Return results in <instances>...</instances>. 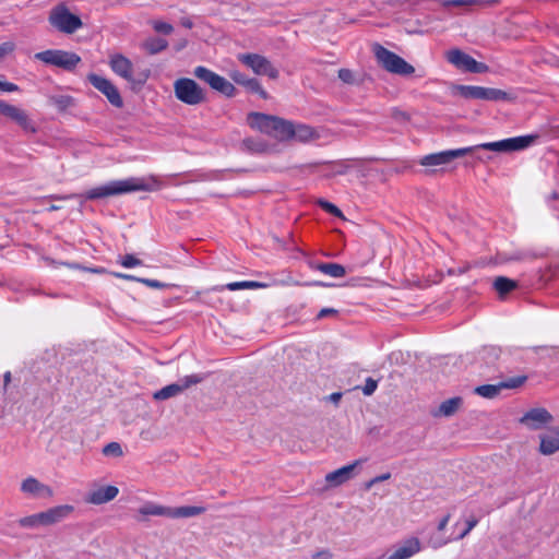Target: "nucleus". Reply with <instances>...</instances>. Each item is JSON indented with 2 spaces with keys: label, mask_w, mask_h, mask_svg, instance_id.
<instances>
[{
  "label": "nucleus",
  "mask_w": 559,
  "mask_h": 559,
  "mask_svg": "<svg viewBox=\"0 0 559 559\" xmlns=\"http://www.w3.org/2000/svg\"><path fill=\"white\" fill-rule=\"evenodd\" d=\"M158 186V180L151 177L148 180L144 178L131 177L124 180H114L107 185L93 188L85 194H71V195H53L55 200H69V199H85L96 200L112 195L124 194L134 191H152Z\"/></svg>",
  "instance_id": "obj_1"
},
{
  "label": "nucleus",
  "mask_w": 559,
  "mask_h": 559,
  "mask_svg": "<svg viewBox=\"0 0 559 559\" xmlns=\"http://www.w3.org/2000/svg\"><path fill=\"white\" fill-rule=\"evenodd\" d=\"M248 121L251 128L280 142L292 140L293 122L289 120L263 112H250Z\"/></svg>",
  "instance_id": "obj_2"
},
{
  "label": "nucleus",
  "mask_w": 559,
  "mask_h": 559,
  "mask_svg": "<svg viewBox=\"0 0 559 559\" xmlns=\"http://www.w3.org/2000/svg\"><path fill=\"white\" fill-rule=\"evenodd\" d=\"M373 53L378 63L388 72L403 76L415 72V68L412 64L380 44H374Z\"/></svg>",
  "instance_id": "obj_3"
},
{
  "label": "nucleus",
  "mask_w": 559,
  "mask_h": 559,
  "mask_svg": "<svg viewBox=\"0 0 559 559\" xmlns=\"http://www.w3.org/2000/svg\"><path fill=\"white\" fill-rule=\"evenodd\" d=\"M456 94L465 99H483L490 102H513L515 96L493 87H483L474 85H456Z\"/></svg>",
  "instance_id": "obj_4"
},
{
  "label": "nucleus",
  "mask_w": 559,
  "mask_h": 559,
  "mask_svg": "<svg viewBox=\"0 0 559 559\" xmlns=\"http://www.w3.org/2000/svg\"><path fill=\"white\" fill-rule=\"evenodd\" d=\"M538 139V135H521L515 138H509L501 141L496 142H487L477 144L474 146H467L466 148H472V153L478 150L492 151L498 153L506 152H516L522 151L530 147L535 141Z\"/></svg>",
  "instance_id": "obj_5"
},
{
  "label": "nucleus",
  "mask_w": 559,
  "mask_h": 559,
  "mask_svg": "<svg viewBox=\"0 0 559 559\" xmlns=\"http://www.w3.org/2000/svg\"><path fill=\"white\" fill-rule=\"evenodd\" d=\"M34 58L45 64L53 66L68 72H73L82 61L78 53L61 49L44 50L35 53Z\"/></svg>",
  "instance_id": "obj_6"
},
{
  "label": "nucleus",
  "mask_w": 559,
  "mask_h": 559,
  "mask_svg": "<svg viewBox=\"0 0 559 559\" xmlns=\"http://www.w3.org/2000/svg\"><path fill=\"white\" fill-rule=\"evenodd\" d=\"M174 92L177 99L183 104L195 106L205 102V92L192 79L180 78L174 83Z\"/></svg>",
  "instance_id": "obj_7"
},
{
  "label": "nucleus",
  "mask_w": 559,
  "mask_h": 559,
  "mask_svg": "<svg viewBox=\"0 0 559 559\" xmlns=\"http://www.w3.org/2000/svg\"><path fill=\"white\" fill-rule=\"evenodd\" d=\"M49 23L64 34H73L83 26L80 16L71 13L63 4H59L51 10Z\"/></svg>",
  "instance_id": "obj_8"
},
{
  "label": "nucleus",
  "mask_w": 559,
  "mask_h": 559,
  "mask_svg": "<svg viewBox=\"0 0 559 559\" xmlns=\"http://www.w3.org/2000/svg\"><path fill=\"white\" fill-rule=\"evenodd\" d=\"M204 379V376L197 373L186 376L178 382L168 384L162 388L160 390L156 391L153 394V399L156 401H165L170 397L177 396L185 390L189 389L190 386L201 383Z\"/></svg>",
  "instance_id": "obj_9"
},
{
  "label": "nucleus",
  "mask_w": 559,
  "mask_h": 559,
  "mask_svg": "<svg viewBox=\"0 0 559 559\" xmlns=\"http://www.w3.org/2000/svg\"><path fill=\"white\" fill-rule=\"evenodd\" d=\"M239 61L252 69L258 75H266L272 80H276L280 75L278 70L264 56L258 53L239 55Z\"/></svg>",
  "instance_id": "obj_10"
},
{
  "label": "nucleus",
  "mask_w": 559,
  "mask_h": 559,
  "mask_svg": "<svg viewBox=\"0 0 559 559\" xmlns=\"http://www.w3.org/2000/svg\"><path fill=\"white\" fill-rule=\"evenodd\" d=\"M0 115L15 122L25 132H37V127L24 109L11 105L3 99H0Z\"/></svg>",
  "instance_id": "obj_11"
},
{
  "label": "nucleus",
  "mask_w": 559,
  "mask_h": 559,
  "mask_svg": "<svg viewBox=\"0 0 559 559\" xmlns=\"http://www.w3.org/2000/svg\"><path fill=\"white\" fill-rule=\"evenodd\" d=\"M527 380L526 376H516L509 378L498 384H483L474 389L475 394L485 399H495L504 389H518L522 386Z\"/></svg>",
  "instance_id": "obj_12"
},
{
  "label": "nucleus",
  "mask_w": 559,
  "mask_h": 559,
  "mask_svg": "<svg viewBox=\"0 0 559 559\" xmlns=\"http://www.w3.org/2000/svg\"><path fill=\"white\" fill-rule=\"evenodd\" d=\"M87 80L96 90L107 97L108 102L112 106L117 108H121L123 106L122 97L111 81L95 73H90L87 75Z\"/></svg>",
  "instance_id": "obj_13"
},
{
  "label": "nucleus",
  "mask_w": 559,
  "mask_h": 559,
  "mask_svg": "<svg viewBox=\"0 0 559 559\" xmlns=\"http://www.w3.org/2000/svg\"><path fill=\"white\" fill-rule=\"evenodd\" d=\"M468 154H472V148L461 147L455 150H448L426 155L419 160V164L421 166L445 165L452 162L454 158L463 157Z\"/></svg>",
  "instance_id": "obj_14"
},
{
  "label": "nucleus",
  "mask_w": 559,
  "mask_h": 559,
  "mask_svg": "<svg viewBox=\"0 0 559 559\" xmlns=\"http://www.w3.org/2000/svg\"><path fill=\"white\" fill-rule=\"evenodd\" d=\"M551 421L552 415L543 407L532 408L520 418L521 424L533 430L542 429Z\"/></svg>",
  "instance_id": "obj_15"
},
{
  "label": "nucleus",
  "mask_w": 559,
  "mask_h": 559,
  "mask_svg": "<svg viewBox=\"0 0 559 559\" xmlns=\"http://www.w3.org/2000/svg\"><path fill=\"white\" fill-rule=\"evenodd\" d=\"M366 460L359 459L353 462L352 464H348L346 466H343L336 471H333L331 473H328L325 475V481L331 487H337L343 485L344 483L348 481L354 477V471L355 468L360 465Z\"/></svg>",
  "instance_id": "obj_16"
},
{
  "label": "nucleus",
  "mask_w": 559,
  "mask_h": 559,
  "mask_svg": "<svg viewBox=\"0 0 559 559\" xmlns=\"http://www.w3.org/2000/svg\"><path fill=\"white\" fill-rule=\"evenodd\" d=\"M109 66L117 75L123 78L128 82L135 83L132 75L133 64L130 59L121 53H116L110 57Z\"/></svg>",
  "instance_id": "obj_17"
},
{
  "label": "nucleus",
  "mask_w": 559,
  "mask_h": 559,
  "mask_svg": "<svg viewBox=\"0 0 559 559\" xmlns=\"http://www.w3.org/2000/svg\"><path fill=\"white\" fill-rule=\"evenodd\" d=\"M74 511L71 504H61L43 511V521L45 526L55 525L68 519Z\"/></svg>",
  "instance_id": "obj_18"
},
{
  "label": "nucleus",
  "mask_w": 559,
  "mask_h": 559,
  "mask_svg": "<svg viewBox=\"0 0 559 559\" xmlns=\"http://www.w3.org/2000/svg\"><path fill=\"white\" fill-rule=\"evenodd\" d=\"M119 493V489L116 486L108 485L99 487L91 492L86 497V502L92 504H103L114 500Z\"/></svg>",
  "instance_id": "obj_19"
},
{
  "label": "nucleus",
  "mask_w": 559,
  "mask_h": 559,
  "mask_svg": "<svg viewBox=\"0 0 559 559\" xmlns=\"http://www.w3.org/2000/svg\"><path fill=\"white\" fill-rule=\"evenodd\" d=\"M21 490L24 493H28L35 497L50 498L53 495V491L49 486L41 484L38 479L34 477H27L26 479H24L21 485Z\"/></svg>",
  "instance_id": "obj_20"
},
{
  "label": "nucleus",
  "mask_w": 559,
  "mask_h": 559,
  "mask_svg": "<svg viewBox=\"0 0 559 559\" xmlns=\"http://www.w3.org/2000/svg\"><path fill=\"white\" fill-rule=\"evenodd\" d=\"M447 60L456 69L468 72L474 58L461 49L454 48L447 52Z\"/></svg>",
  "instance_id": "obj_21"
},
{
  "label": "nucleus",
  "mask_w": 559,
  "mask_h": 559,
  "mask_svg": "<svg viewBox=\"0 0 559 559\" xmlns=\"http://www.w3.org/2000/svg\"><path fill=\"white\" fill-rule=\"evenodd\" d=\"M420 550V544L417 538L406 542L405 545L394 550L386 559H408Z\"/></svg>",
  "instance_id": "obj_22"
},
{
  "label": "nucleus",
  "mask_w": 559,
  "mask_h": 559,
  "mask_svg": "<svg viewBox=\"0 0 559 559\" xmlns=\"http://www.w3.org/2000/svg\"><path fill=\"white\" fill-rule=\"evenodd\" d=\"M463 405V399L461 396H454L443 401L439 408L432 413L435 417H450L453 416L460 407Z\"/></svg>",
  "instance_id": "obj_23"
},
{
  "label": "nucleus",
  "mask_w": 559,
  "mask_h": 559,
  "mask_svg": "<svg viewBox=\"0 0 559 559\" xmlns=\"http://www.w3.org/2000/svg\"><path fill=\"white\" fill-rule=\"evenodd\" d=\"M311 269L319 271L323 274H326L334 278H340L345 276L346 270L342 264L334 262H318L311 263Z\"/></svg>",
  "instance_id": "obj_24"
},
{
  "label": "nucleus",
  "mask_w": 559,
  "mask_h": 559,
  "mask_svg": "<svg viewBox=\"0 0 559 559\" xmlns=\"http://www.w3.org/2000/svg\"><path fill=\"white\" fill-rule=\"evenodd\" d=\"M318 136L314 129L308 124L304 123H294L293 122V134L292 140H296L299 142H308Z\"/></svg>",
  "instance_id": "obj_25"
},
{
  "label": "nucleus",
  "mask_w": 559,
  "mask_h": 559,
  "mask_svg": "<svg viewBox=\"0 0 559 559\" xmlns=\"http://www.w3.org/2000/svg\"><path fill=\"white\" fill-rule=\"evenodd\" d=\"M493 289L498 293L499 297L503 299L509 293L516 289L519 284L516 281L506 276H498L492 283Z\"/></svg>",
  "instance_id": "obj_26"
},
{
  "label": "nucleus",
  "mask_w": 559,
  "mask_h": 559,
  "mask_svg": "<svg viewBox=\"0 0 559 559\" xmlns=\"http://www.w3.org/2000/svg\"><path fill=\"white\" fill-rule=\"evenodd\" d=\"M141 47L148 55H157L168 47V41L160 37H148L141 44Z\"/></svg>",
  "instance_id": "obj_27"
},
{
  "label": "nucleus",
  "mask_w": 559,
  "mask_h": 559,
  "mask_svg": "<svg viewBox=\"0 0 559 559\" xmlns=\"http://www.w3.org/2000/svg\"><path fill=\"white\" fill-rule=\"evenodd\" d=\"M204 511L205 508L195 506L170 508V519L191 518L202 514Z\"/></svg>",
  "instance_id": "obj_28"
},
{
  "label": "nucleus",
  "mask_w": 559,
  "mask_h": 559,
  "mask_svg": "<svg viewBox=\"0 0 559 559\" xmlns=\"http://www.w3.org/2000/svg\"><path fill=\"white\" fill-rule=\"evenodd\" d=\"M264 287H266V284L255 282V281H243V282L228 283L224 286H216L213 289L221 292L223 289L240 290V289H254V288H264Z\"/></svg>",
  "instance_id": "obj_29"
},
{
  "label": "nucleus",
  "mask_w": 559,
  "mask_h": 559,
  "mask_svg": "<svg viewBox=\"0 0 559 559\" xmlns=\"http://www.w3.org/2000/svg\"><path fill=\"white\" fill-rule=\"evenodd\" d=\"M139 513L144 516L155 515V516L170 518V507H163V506L150 502V503L142 506L139 509Z\"/></svg>",
  "instance_id": "obj_30"
},
{
  "label": "nucleus",
  "mask_w": 559,
  "mask_h": 559,
  "mask_svg": "<svg viewBox=\"0 0 559 559\" xmlns=\"http://www.w3.org/2000/svg\"><path fill=\"white\" fill-rule=\"evenodd\" d=\"M539 450L545 455H550L559 451V433L556 431L555 436H545L540 439Z\"/></svg>",
  "instance_id": "obj_31"
},
{
  "label": "nucleus",
  "mask_w": 559,
  "mask_h": 559,
  "mask_svg": "<svg viewBox=\"0 0 559 559\" xmlns=\"http://www.w3.org/2000/svg\"><path fill=\"white\" fill-rule=\"evenodd\" d=\"M211 87L227 97H233L236 93V87L228 80L218 74Z\"/></svg>",
  "instance_id": "obj_32"
},
{
  "label": "nucleus",
  "mask_w": 559,
  "mask_h": 559,
  "mask_svg": "<svg viewBox=\"0 0 559 559\" xmlns=\"http://www.w3.org/2000/svg\"><path fill=\"white\" fill-rule=\"evenodd\" d=\"M498 0H447L443 2V5L444 7H462V8H467V7H473V5H478V7H490L495 3H497Z\"/></svg>",
  "instance_id": "obj_33"
},
{
  "label": "nucleus",
  "mask_w": 559,
  "mask_h": 559,
  "mask_svg": "<svg viewBox=\"0 0 559 559\" xmlns=\"http://www.w3.org/2000/svg\"><path fill=\"white\" fill-rule=\"evenodd\" d=\"M17 524L25 528H38L45 526L41 512L21 518L17 520Z\"/></svg>",
  "instance_id": "obj_34"
},
{
  "label": "nucleus",
  "mask_w": 559,
  "mask_h": 559,
  "mask_svg": "<svg viewBox=\"0 0 559 559\" xmlns=\"http://www.w3.org/2000/svg\"><path fill=\"white\" fill-rule=\"evenodd\" d=\"M193 74L201 81L207 83L210 86L213 85L217 73L211 71L210 69L199 66L194 69Z\"/></svg>",
  "instance_id": "obj_35"
},
{
  "label": "nucleus",
  "mask_w": 559,
  "mask_h": 559,
  "mask_svg": "<svg viewBox=\"0 0 559 559\" xmlns=\"http://www.w3.org/2000/svg\"><path fill=\"white\" fill-rule=\"evenodd\" d=\"M243 85L248 91L258 94L262 99L269 98L267 92L262 87L257 79H247L246 82H243Z\"/></svg>",
  "instance_id": "obj_36"
},
{
  "label": "nucleus",
  "mask_w": 559,
  "mask_h": 559,
  "mask_svg": "<svg viewBox=\"0 0 559 559\" xmlns=\"http://www.w3.org/2000/svg\"><path fill=\"white\" fill-rule=\"evenodd\" d=\"M50 103L55 105L60 111L67 110L73 106V97L69 95H58L50 97Z\"/></svg>",
  "instance_id": "obj_37"
},
{
  "label": "nucleus",
  "mask_w": 559,
  "mask_h": 559,
  "mask_svg": "<svg viewBox=\"0 0 559 559\" xmlns=\"http://www.w3.org/2000/svg\"><path fill=\"white\" fill-rule=\"evenodd\" d=\"M318 205L325 211L326 213L335 216V217H343L342 211L333 203L325 201V200H319Z\"/></svg>",
  "instance_id": "obj_38"
},
{
  "label": "nucleus",
  "mask_w": 559,
  "mask_h": 559,
  "mask_svg": "<svg viewBox=\"0 0 559 559\" xmlns=\"http://www.w3.org/2000/svg\"><path fill=\"white\" fill-rule=\"evenodd\" d=\"M152 26L155 32H157L159 34H164V35H169L174 31V27L171 24H169L167 22H163V21H154L152 23Z\"/></svg>",
  "instance_id": "obj_39"
},
{
  "label": "nucleus",
  "mask_w": 559,
  "mask_h": 559,
  "mask_svg": "<svg viewBox=\"0 0 559 559\" xmlns=\"http://www.w3.org/2000/svg\"><path fill=\"white\" fill-rule=\"evenodd\" d=\"M103 453L105 455H114V456H121L122 455V449L121 445L118 442H110L106 444L103 449Z\"/></svg>",
  "instance_id": "obj_40"
},
{
  "label": "nucleus",
  "mask_w": 559,
  "mask_h": 559,
  "mask_svg": "<svg viewBox=\"0 0 559 559\" xmlns=\"http://www.w3.org/2000/svg\"><path fill=\"white\" fill-rule=\"evenodd\" d=\"M120 264L124 267H134L142 264V261L135 258L133 254H124L120 259Z\"/></svg>",
  "instance_id": "obj_41"
},
{
  "label": "nucleus",
  "mask_w": 559,
  "mask_h": 559,
  "mask_svg": "<svg viewBox=\"0 0 559 559\" xmlns=\"http://www.w3.org/2000/svg\"><path fill=\"white\" fill-rule=\"evenodd\" d=\"M139 282L143 283L147 287L158 288V289L169 288V287L174 286L171 284L162 283V282H159L157 280H151V278H142V280H139Z\"/></svg>",
  "instance_id": "obj_42"
},
{
  "label": "nucleus",
  "mask_w": 559,
  "mask_h": 559,
  "mask_svg": "<svg viewBox=\"0 0 559 559\" xmlns=\"http://www.w3.org/2000/svg\"><path fill=\"white\" fill-rule=\"evenodd\" d=\"M338 79L346 84H355L354 72L349 69H340Z\"/></svg>",
  "instance_id": "obj_43"
},
{
  "label": "nucleus",
  "mask_w": 559,
  "mask_h": 559,
  "mask_svg": "<svg viewBox=\"0 0 559 559\" xmlns=\"http://www.w3.org/2000/svg\"><path fill=\"white\" fill-rule=\"evenodd\" d=\"M378 382L372 378H367L365 381V385L362 386V393L367 396L373 394V392L377 390Z\"/></svg>",
  "instance_id": "obj_44"
},
{
  "label": "nucleus",
  "mask_w": 559,
  "mask_h": 559,
  "mask_svg": "<svg viewBox=\"0 0 559 559\" xmlns=\"http://www.w3.org/2000/svg\"><path fill=\"white\" fill-rule=\"evenodd\" d=\"M391 478V474L390 473H384V474H381L379 476H376L373 478H371L369 481H367L365 484V488L367 490H369L372 486H374L376 484H379V483H382V481H385L388 479Z\"/></svg>",
  "instance_id": "obj_45"
},
{
  "label": "nucleus",
  "mask_w": 559,
  "mask_h": 559,
  "mask_svg": "<svg viewBox=\"0 0 559 559\" xmlns=\"http://www.w3.org/2000/svg\"><path fill=\"white\" fill-rule=\"evenodd\" d=\"M488 66L483 62H478L477 60H473L471 63V68L468 70L469 73H485L488 71Z\"/></svg>",
  "instance_id": "obj_46"
},
{
  "label": "nucleus",
  "mask_w": 559,
  "mask_h": 559,
  "mask_svg": "<svg viewBox=\"0 0 559 559\" xmlns=\"http://www.w3.org/2000/svg\"><path fill=\"white\" fill-rule=\"evenodd\" d=\"M14 44L11 41H5L0 45V61H2L5 56L11 53L14 50Z\"/></svg>",
  "instance_id": "obj_47"
},
{
  "label": "nucleus",
  "mask_w": 559,
  "mask_h": 559,
  "mask_svg": "<svg viewBox=\"0 0 559 559\" xmlns=\"http://www.w3.org/2000/svg\"><path fill=\"white\" fill-rule=\"evenodd\" d=\"M337 314H338V311L334 308H323L318 312L316 319L322 320L326 317H336Z\"/></svg>",
  "instance_id": "obj_48"
},
{
  "label": "nucleus",
  "mask_w": 559,
  "mask_h": 559,
  "mask_svg": "<svg viewBox=\"0 0 559 559\" xmlns=\"http://www.w3.org/2000/svg\"><path fill=\"white\" fill-rule=\"evenodd\" d=\"M243 144H245L249 150H252V151H255V152H261V151H263V144H262V143H259V142L253 141L252 139H246V140H243Z\"/></svg>",
  "instance_id": "obj_49"
},
{
  "label": "nucleus",
  "mask_w": 559,
  "mask_h": 559,
  "mask_svg": "<svg viewBox=\"0 0 559 559\" xmlns=\"http://www.w3.org/2000/svg\"><path fill=\"white\" fill-rule=\"evenodd\" d=\"M477 524L478 520L476 518L468 519L466 521V532H462L459 538H464Z\"/></svg>",
  "instance_id": "obj_50"
},
{
  "label": "nucleus",
  "mask_w": 559,
  "mask_h": 559,
  "mask_svg": "<svg viewBox=\"0 0 559 559\" xmlns=\"http://www.w3.org/2000/svg\"><path fill=\"white\" fill-rule=\"evenodd\" d=\"M20 90V87L14 84V83H11V82H3V90L2 92H17Z\"/></svg>",
  "instance_id": "obj_51"
},
{
  "label": "nucleus",
  "mask_w": 559,
  "mask_h": 559,
  "mask_svg": "<svg viewBox=\"0 0 559 559\" xmlns=\"http://www.w3.org/2000/svg\"><path fill=\"white\" fill-rule=\"evenodd\" d=\"M331 557L332 555L329 550H321L312 556L313 559H331Z\"/></svg>",
  "instance_id": "obj_52"
},
{
  "label": "nucleus",
  "mask_w": 559,
  "mask_h": 559,
  "mask_svg": "<svg viewBox=\"0 0 559 559\" xmlns=\"http://www.w3.org/2000/svg\"><path fill=\"white\" fill-rule=\"evenodd\" d=\"M530 258H535V255L531 254L530 252H519V253H515L511 259L512 260H524V259H530Z\"/></svg>",
  "instance_id": "obj_53"
},
{
  "label": "nucleus",
  "mask_w": 559,
  "mask_h": 559,
  "mask_svg": "<svg viewBox=\"0 0 559 559\" xmlns=\"http://www.w3.org/2000/svg\"><path fill=\"white\" fill-rule=\"evenodd\" d=\"M450 516H451L450 514H447V515H444V516L440 520V522H439V524H438V527H437L439 532H442V531L447 527V525H448V523H449V520H450Z\"/></svg>",
  "instance_id": "obj_54"
},
{
  "label": "nucleus",
  "mask_w": 559,
  "mask_h": 559,
  "mask_svg": "<svg viewBox=\"0 0 559 559\" xmlns=\"http://www.w3.org/2000/svg\"><path fill=\"white\" fill-rule=\"evenodd\" d=\"M342 395L343 394L341 392H334L328 396V400L337 404L341 401Z\"/></svg>",
  "instance_id": "obj_55"
},
{
  "label": "nucleus",
  "mask_w": 559,
  "mask_h": 559,
  "mask_svg": "<svg viewBox=\"0 0 559 559\" xmlns=\"http://www.w3.org/2000/svg\"><path fill=\"white\" fill-rule=\"evenodd\" d=\"M180 23L186 28H192L193 27V22L190 19H188V17L181 19Z\"/></svg>",
  "instance_id": "obj_56"
},
{
  "label": "nucleus",
  "mask_w": 559,
  "mask_h": 559,
  "mask_svg": "<svg viewBox=\"0 0 559 559\" xmlns=\"http://www.w3.org/2000/svg\"><path fill=\"white\" fill-rule=\"evenodd\" d=\"M4 381V390L7 389L8 384L11 382V372L7 371L3 376Z\"/></svg>",
  "instance_id": "obj_57"
},
{
  "label": "nucleus",
  "mask_w": 559,
  "mask_h": 559,
  "mask_svg": "<svg viewBox=\"0 0 559 559\" xmlns=\"http://www.w3.org/2000/svg\"><path fill=\"white\" fill-rule=\"evenodd\" d=\"M233 78L238 84H242V85H243V82H246V80H247L243 74L234 75Z\"/></svg>",
  "instance_id": "obj_58"
},
{
  "label": "nucleus",
  "mask_w": 559,
  "mask_h": 559,
  "mask_svg": "<svg viewBox=\"0 0 559 559\" xmlns=\"http://www.w3.org/2000/svg\"><path fill=\"white\" fill-rule=\"evenodd\" d=\"M123 280H128V281H138L139 282V277H135L133 275H129V274H126L123 275Z\"/></svg>",
  "instance_id": "obj_59"
},
{
  "label": "nucleus",
  "mask_w": 559,
  "mask_h": 559,
  "mask_svg": "<svg viewBox=\"0 0 559 559\" xmlns=\"http://www.w3.org/2000/svg\"><path fill=\"white\" fill-rule=\"evenodd\" d=\"M123 275L122 273H115V276L119 277V278H123Z\"/></svg>",
  "instance_id": "obj_60"
},
{
  "label": "nucleus",
  "mask_w": 559,
  "mask_h": 559,
  "mask_svg": "<svg viewBox=\"0 0 559 559\" xmlns=\"http://www.w3.org/2000/svg\"><path fill=\"white\" fill-rule=\"evenodd\" d=\"M146 79H147V75H145V76H144V79H143V80H140L138 83L142 84V83H144V82H145V80H146Z\"/></svg>",
  "instance_id": "obj_61"
},
{
  "label": "nucleus",
  "mask_w": 559,
  "mask_h": 559,
  "mask_svg": "<svg viewBox=\"0 0 559 559\" xmlns=\"http://www.w3.org/2000/svg\"><path fill=\"white\" fill-rule=\"evenodd\" d=\"M316 285H320V286H326L324 283L322 282H317Z\"/></svg>",
  "instance_id": "obj_62"
},
{
  "label": "nucleus",
  "mask_w": 559,
  "mask_h": 559,
  "mask_svg": "<svg viewBox=\"0 0 559 559\" xmlns=\"http://www.w3.org/2000/svg\"><path fill=\"white\" fill-rule=\"evenodd\" d=\"M344 173H345L344 168H341V170L337 171V174H344Z\"/></svg>",
  "instance_id": "obj_63"
},
{
  "label": "nucleus",
  "mask_w": 559,
  "mask_h": 559,
  "mask_svg": "<svg viewBox=\"0 0 559 559\" xmlns=\"http://www.w3.org/2000/svg\"><path fill=\"white\" fill-rule=\"evenodd\" d=\"M344 173H345L344 168H341V170L337 171V174H344Z\"/></svg>",
  "instance_id": "obj_64"
}]
</instances>
